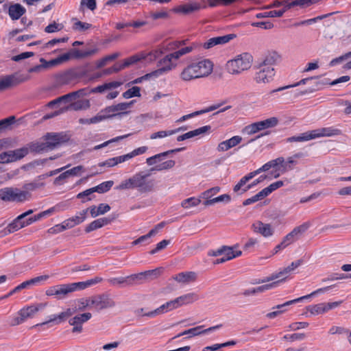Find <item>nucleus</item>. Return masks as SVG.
I'll use <instances>...</instances> for the list:
<instances>
[{"label": "nucleus", "mask_w": 351, "mask_h": 351, "mask_svg": "<svg viewBox=\"0 0 351 351\" xmlns=\"http://www.w3.org/2000/svg\"><path fill=\"white\" fill-rule=\"evenodd\" d=\"M149 173L140 171L128 179L123 180L116 189L118 190L136 189L141 193L151 192L154 188V180H149Z\"/></svg>", "instance_id": "obj_1"}, {"label": "nucleus", "mask_w": 351, "mask_h": 351, "mask_svg": "<svg viewBox=\"0 0 351 351\" xmlns=\"http://www.w3.org/2000/svg\"><path fill=\"white\" fill-rule=\"evenodd\" d=\"M252 60L253 58L250 53H243L227 62V70L231 74L240 73L251 67Z\"/></svg>", "instance_id": "obj_2"}, {"label": "nucleus", "mask_w": 351, "mask_h": 351, "mask_svg": "<svg viewBox=\"0 0 351 351\" xmlns=\"http://www.w3.org/2000/svg\"><path fill=\"white\" fill-rule=\"evenodd\" d=\"M75 291H77L76 283L62 284L50 287L46 290L47 296H54L58 300H63L69 295Z\"/></svg>", "instance_id": "obj_3"}, {"label": "nucleus", "mask_w": 351, "mask_h": 351, "mask_svg": "<svg viewBox=\"0 0 351 351\" xmlns=\"http://www.w3.org/2000/svg\"><path fill=\"white\" fill-rule=\"evenodd\" d=\"M29 195L27 191L17 188L5 187L0 189V199L5 202H23Z\"/></svg>", "instance_id": "obj_4"}, {"label": "nucleus", "mask_w": 351, "mask_h": 351, "mask_svg": "<svg viewBox=\"0 0 351 351\" xmlns=\"http://www.w3.org/2000/svg\"><path fill=\"white\" fill-rule=\"evenodd\" d=\"M43 139L47 151L53 150L69 140V136L64 132H47Z\"/></svg>", "instance_id": "obj_5"}, {"label": "nucleus", "mask_w": 351, "mask_h": 351, "mask_svg": "<svg viewBox=\"0 0 351 351\" xmlns=\"http://www.w3.org/2000/svg\"><path fill=\"white\" fill-rule=\"evenodd\" d=\"M302 260L299 259L295 262H292L291 265L287 266V267L284 268L281 271L277 273H274L271 274L269 276L263 278L262 279H259L257 282H253V284H261V283H265L270 281H273L277 278H284L285 279L287 278L288 275L293 271L295 269L301 265L302 263Z\"/></svg>", "instance_id": "obj_6"}, {"label": "nucleus", "mask_w": 351, "mask_h": 351, "mask_svg": "<svg viewBox=\"0 0 351 351\" xmlns=\"http://www.w3.org/2000/svg\"><path fill=\"white\" fill-rule=\"evenodd\" d=\"M90 304L98 312L115 306L114 301L107 294H100L91 297Z\"/></svg>", "instance_id": "obj_7"}, {"label": "nucleus", "mask_w": 351, "mask_h": 351, "mask_svg": "<svg viewBox=\"0 0 351 351\" xmlns=\"http://www.w3.org/2000/svg\"><path fill=\"white\" fill-rule=\"evenodd\" d=\"M27 156L26 149H16L0 154V163L7 164L19 160Z\"/></svg>", "instance_id": "obj_8"}, {"label": "nucleus", "mask_w": 351, "mask_h": 351, "mask_svg": "<svg viewBox=\"0 0 351 351\" xmlns=\"http://www.w3.org/2000/svg\"><path fill=\"white\" fill-rule=\"evenodd\" d=\"M207 8V5L204 1L202 2H197L191 1L185 4L180 5L173 9V11L177 13H182L184 14H189L193 12L199 11L202 9Z\"/></svg>", "instance_id": "obj_9"}, {"label": "nucleus", "mask_w": 351, "mask_h": 351, "mask_svg": "<svg viewBox=\"0 0 351 351\" xmlns=\"http://www.w3.org/2000/svg\"><path fill=\"white\" fill-rule=\"evenodd\" d=\"M195 72L196 78L202 77L209 75L213 71V63L209 60L205 59L197 62L191 64Z\"/></svg>", "instance_id": "obj_10"}, {"label": "nucleus", "mask_w": 351, "mask_h": 351, "mask_svg": "<svg viewBox=\"0 0 351 351\" xmlns=\"http://www.w3.org/2000/svg\"><path fill=\"white\" fill-rule=\"evenodd\" d=\"M82 76V75L80 74L77 71L69 69L58 74L56 77V82L59 86L66 85L72 83Z\"/></svg>", "instance_id": "obj_11"}, {"label": "nucleus", "mask_w": 351, "mask_h": 351, "mask_svg": "<svg viewBox=\"0 0 351 351\" xmlns=\"http://www.w3.org/2000/svg\"><path fill=\"white\" fill-rule=\"evenodd\" d=\"M258 71L255 73L254 80L257 83H269L273 80L275 75V71L273 67H264L258 66Z\"/></svg>", "instance_id": "obj_12"}, {"label": "nucleus", "mask_w": 351, "mask_h": 351, "mask_svg": "<svg viewBox=\"0 0 351 351\" xmlns=\"http://www.w3.org/2000/svg\"><path fill=\"white\" fill-rule=\"evenodd\" d=\"M92 317L90 313L78 314L69 320L71 326H73L72 332L80 333L82 331V324L88 322Z\"/></svg>", "instance_id": "obj_13"}, {"label": "nucleus", "mask_w": 351, "mask_h": 351, "mask_svg": "<svg viewBox=\"0 0 351 351\" xmlns=\"http://www.w3.org/2000/svg\"><path fill=\"white\" fill-rule=\"evenodd\" d=\"M73 313V311L71 308H67L65 311L61 312L58 315H52L49 317V319L44 322L37 324L33 326V328L42 327L44 326H48L51 324H59L64 322L68 317H71Z\"/></svg>", "instance_id": "obj_14"}, {"label": "nucleus", "mask_w": 351, "mask_h": 351, "mask_svg": "<svg viewBox=\"0 0 351 351\" xmlns=\"http://www.w3.org/2000/svg\"><path fill=\"white\" fill-rule=\"evenodd\" d=\"M235 37H236V35L234 34H226L224 36L213 37V38L208 39L206 42H205L202 45V47L206 49H210L216 45H222L226 43H228V42H230L231 40H232Z\"/></svg>", "instance_id": "obj_15"}, {"label": "nucleus", "mask_w": 351, "mask_h": 351, "mask_svg": "<svg viewBox=\"0 0 351 351\" xmlns=\"http://www.w3.org/2000/svg\"><path fill=\"white\" fill-rule=\"evenodd\" d=\"M122 84L121 82L113 81L108 83H104L102 85L97 86V87L89 88L88 87L82 88L85 90L84 93H86V96L89 95L91 93H103L107 90H112L120 86Z\"/></svg>", "instance_id": "obj_16"}, {"label": "nucleus", "mask_w": 351, "mask_h": 351, "mask_svg": "<svg viewBox=\"0 0 351 351\" xmlns=\"http://www.w3.org/2000/svg\"><path fill=\"white\" fill-rule=\"evenodd\" d=\"M85 90H83L82 88L79 89L77 91L71 92L64 95H62L56 99H53L48 103L49 107H53L54 105L59 104L60 102H68L69 101H72L75 99L76 98L83 97L86 96V93H84Z\"/></svg>", "instance_id": "obj_17"}, {"label": "nucleus", "mask_w": 351, "mask_h": 351, "mask_svg": "<svg viewBox=\"0 0 351 351\" xmlns=\"http://www.w3.org/2000/svg\"><path fill=\"white\" fill-rule=\"evenodd\" d=\"M8 9V13L12 20L16 21L19 19L25 12L26 9L20 3H13L10 5H3V10Z\"/></svg>", "instance_id": "obj_18"}, {"label": "nucleus", "mask_w": 351, "mask_h": 351, "mask_svg": "<svg viewBox=\"0 0 351 351\" xmlns=\"http://www.w3.org/2000/svg\"><path fill=\"white\" fill-rule=\"evenodd\" d=\"M185 149V147H180V148H176L171 150H168L160 154H157L153 156H151L149 158H147L146 159V163L149 166H152L154 165H158L159 163H161L162 160H164L166 157H167L171 154L177 153L181 151H183Z\"/></svg>", "instance_id": "obj_19"}, {"label": "nucleus", "mask_w": 351, "mask_h": 351, "mask_svg": "<svg viewBox=\"0 0 351 351\" xmlns=\"http://www.w3.org/2000/svg\"><path fill=\"white\" fill-rule=\"evenodd\" d=\"M46 306L47 304L44 303H38L31 306H28L27 307L21 308L18 312V315L23 317V318L25 321L28 318L33 317L38 311L43 309Z\"/></svg>", "instance_id": "obj_20"}, {"label": "nucleus", "mask_w": 351, "mask_h": 351, "mask_svg": "<svg viewBox=\"0 0 351 351\" xmlns=\"http://www.w3.org/2000/svg\"><path fill=\"white\" fill-rule=\"evenodd\" d=\"M255 232L261 234L263 237H270L274 234V229L269 223H264L261 221H257L252 226Z\"/></svg>", "instance_id": "obj_21"}, {"label": "nucleus", "mask_w": 351, "mask_h": 351, "mask_svg": "<svg viewBox=\"0 0 351 351\" xmlns=\"http://www.w3.org/2000/svg\"><path fill=\"white\" fill-rule=\"evenodd\" d=\"M315 138L323 136H333L341 134V130L333 127L322 128L312 130Z\"/></svg>", "instance_id": "obj_22"}, {"label": "nucleus", "mask_w": 351, "mask_h": 351, "mask_svg": "<svg viewBox=\"0 0 351 351\" xmlns=\"http://www.w3.org/2000/svg\"><path fill=\"white\" fill-rule=\"evenodd\" d=\"M88 209H84L80 212L79 216H74L64 221L67 229L73 228L74 226L82 223L86 218Z\"/></svg>", "instance_id": "obj_23"}, {"label": "nucleus", "mask_w": 351, "mask_h": 351, "mask_svg": "<svg viewBox=\"0 0 351 351\" xmlns=\"http://www.w3.org/2000/svg\"><path fill=\"white\" fill-rule=\"evenodd\" d=\"M242 141V138L240 136H234L230 139L221 142L217 149L219 152H225L239 145Z\"/></svg>", "instance_id": "obj_24"}, {"label": "nucleus", "mask_w": 351, "mask_h": 351, "mask_svg": "<svg viewBox=\"0 0 351 351\" xmlns=\"http://www.w3.org/2000/svg\"><path fill=\"white\" fill-rule=\"evenodd\" d=\"M210 125H205L194 130L189 131L184 134L180 135L177 137L178 141H182L186 139L197 136L200 134H204L210 130Z\"/></svg>", "instance_id": "obj_25"}, {"label": "nucleus", "mask_w": 351, "mask_h": 351, "mask_svg": "<svg viewBox=\"0 0 351 351\" xmlns=\"http://www.w3.org/2000/svg\"><path fill=\"white\" fill-rule=\"evenodd\" d=\"M114 219V218H110V217H103L97 219L93 221H92L90 223H89L86 227L85 228V232L86 233H89L93 230H95L98 228H101L103 226L109 224L111 223V221Z\"/></svg>", "instance_id": "obj_26"}, {"label": "nucleus", "mask_w": 351, "mask_h": 351, "mask_svg": "<svg viewBox=\"0 0 351 351\" xmlns=\"http://www.w3.org/2000/svg\"><path fill=\"white\" fill-rule=\"evenodd\" d=\"M309 228V224L308 223H304L303 224L297 226L293 229V230L287 234L284 239L287 241L289 245L294 242L295 240V237L298 234H300L304 232Z\"/></svg>", "instance_id": "obj_27"}, {"label": "nucleus", "mask_w": 351, "mask_h": 351, "mask_svg": "<svg viewBox=\"0 0 351 351\" xmlns=\"http://www.w3.org/2000/svg\"><path fill=\"white\" fill-rule=\"evenodd\" d=\"M280 58V56L276 51H269L258 64L264 67H272Z\"/></svg>", "instance_id": "obj_28"}, {"label": "nucleus", "mask_w": 351, "mask_h": 351, "mask_svg": "<svg viewBox=\"0 0 351 351\" xmlns=\"http://www.w3.org/2000/svg\"><path fill=\"white\" fill-rule=\"evenodd\" d=\"M21 149H26L27 155L29 152L41 153L47 152L45 142H31L27 144L26 146L21 147Z\"/></svg>", "instance_id": "obj_29"}, {"label": "nucleus", "mask_w": 351, "mask_h": 351, "mask_svg": "<svg viewBox=\"0 0 351 351\" xmlns=\"http://www.w3.org/2000/svg\"><path fill=\"white\" fill-rule=\"evenodd\" d=\"M88 211H90L92 217H96L99 215H104L110 210V206L104 203L99 204L98 206H92L88 208Z\"/></svg>", "instance_id": "obj_30"}, {"label": "nucleus", "mask_w": 351, "mask_h": 351, "mask_svg": "<svg viewBox=\"0 0 351 351\" xmlns=\"http://www.w3.org/2000/svg\"><path fill=\"white\" fill-rule=\"evenodd\" d=\"M332 287V286H328V287H326L318 289L313 291L311 293H310L308 295H304V296H302V297H300L298 298L287 301V302H286L285 305H291V304H295V303H297L298 302L303 301L305 299L310 298L312 296L316 295L318 293H325V292L329 291ZM283 306H285V304Z\"/></svg>", "instance_id": "obj_31"}, {"label": "nucleus", "mask_w": 351, "mask_h": 351, "mask_svg": "<svg viewBox=\"0 0 351 351\" xmlns=\"http://www.w3.org/2000/svg\"><path fill=\"white\" fill-rule=\"evenodd\" d=\"M197 274L193 271L181 272L176 275L173 278L178 282L188 283L195 281Z\"/></svg>", "instance_id": "obj_32"}, {"label": "nucleus", "mask_w": 351, "mask_h": 351, "mask_svg": "<svg viewBox=\"0 0 351 351\" xmlns=\"http://www.w3.org/2000/svg\"><path fill=\"white\" fill-rule=\"evenodd\" d=\"M163 53L164 51L161 48L154 49L149 53L141 52V55L143 56V60H145L147 62H152L155 61Z\"/></svg>", "instance_id": "obj_33"}, {"label": "nucleus", "mask_w": 351, "mask_h": 351, "mask_svg": "<svg viewBox=\"0 0 351 351\" xmlns=\"http://www.w3.org/2000/svg\"><path fill=\"white\" fill-rule=\"evenodd\" d=\"M318 78H319V76H314V77L304 78V79H302L301 80H300L299 82H296L295 84H291V85L285 86H282V87L278 88L276 89L272 90L270 93L272 94V93H276V92H279V91H282V90L288 89L289 88L296 87V86H298L300 85H304V84H307L309 81L315 80H317Z\"/></svg>", "instance_id": "obj_34"}, {"label": "nucleus", "mask_w": 351, "mask_h": 351, "mask_svg": "<svg viewBox=\"0 0 351 351\" xmlns=\"http://www.w3.org/2000/svg\"><path fill=\"white\" fill-rule=\"evenodd\" d=\"M21 219H19V215L12 223H10L7 226L8 232L12 233L29 225V223H27V219H26L25 222H21Z\"/></svg>", "instance_id": "obj_35"}, {"label": "nucleus", "mask_w": 351, "mask_h": 351, "mask_svg": "<svg viewBox=\"0 0 351 351\" xmlns=\"http://www.w3.org/2000/svg\"><path fill=\"white\" fill-rule=\"evenodd\" d=\"M315 139L312 130L302 133L299 136H293L287 138L288 142H302Z\"/></svg>", "instance_id": "obj_36"}, {"label": "nucleus", "mask_w": 351, "mask_h": 351, "mask_svg": "<svg viewBox=\"0 0 351 351\" xmlns=\"http://www.w3.org/2000/svg\"><path fill=\"white\" fill-rule=\"evenodd\" d=\"M203 328L204 326H198L197 327L186 330L182 332H180L178 335H176L175 337H173L171 339H175L184 335H189V337H187L186 338H190L192 337L202 335L201 329H202Z\"/></svg>", "instance_id": "obj_37"}, {"label": "nucleus", "mask_w": 351, "mask_h": 351, "mask_svg": "<svg viewBox=\"0 0 351 351\" xmlns=\"http://www.w3.org/2000/svg\"><path fill=\"white\" fill-rule=\"evenodd\" d=\"M201 46L202 45L200 43H192L189 46L178 48V49L177 50L178 53L176 55L177 56H179L180 58L186 54L192 52L194 50L197 49Z\"/></svg>", "instance_id": "obj_38"}, {"label": "nucleus", "mask_w": 351, "mask_h": 351, "mask_svg": "<svg viewBox=\"0 0 351 351\" xmlns=\"http://www.w3.org/2000/svg\"><path fill=\"white\" fill-rule=\"evenodd\" d=\"M176 165L173 160H169L159 163L150 169V171H161L173 168Z\"/></svg>", "instance_id": "obj_39"}, {"label": "nucleus", "mask_w": 351, "mask_h": 351, "mask_svg": "<svg viewBox=\"0 0 351 351\" xmlns=\"http://www.w3.org/2000/svg\"><path fill=\"white\" fill-rule=\"evenodd\" d=\"M158 66L159 67L156 71L164 70L162 73L157 75V77L163 75L169 72L173 68V66L171 62L165 61V57L160 59L158 62Z\"/></svg>", "instance_id": "obj_40"}, {"label": "nucleus", "mask_w": 351, "mask_h": 351, "mask_svg": "<svg viewBox=\"0 0 351 351\" xmlns=\"http://www.w3.org/2000/svg\"><path fill=\"white\" fill-rule=\"evenodd\" d=\"M195 72L191 64L186 66L180 73V77L184 81H190L196 79Z\"/></svg>", "instance_id": "obj_41"}, {"label": "nucleus", "mask_w": 351, "mask_h": 351, "mask_svg": "<svg viewBox=\"0 0 351 351\" xmlns=\"http://www.w3.org/2000/svg\"><path fill=\"white\" fill-rule=\"evenodd\" d=\"M286 12V8L284 7L283 9L279 10H271L264 12L258 13L256 15V18L261 19L265 17H280Z\"/></svg>", "instance_id": "obj_42"}, {"label": "nucleus", "mask_w": 351, "mask_h": 351, "mask_svg": "<svg viewBox=\"0 0 351 351\" xmlns=\"http://www.w3.org/2000/svg\"><path fill=\"white\" fill-rule=\"evenodd\" d=\"M278 119L274 117L258 121L262 130L274 128L278 124Z\"/></svg>", "instance_id": "obj_43"}, {"label": "nucleus", "mask_w": 351, "mask_h": 351, "mask_svg": "<svg viewBox=\"0 0 351 351\" xmlns=\"http://www.w3.org/2000/svg\"><path fill=\"white\" fill-rule=\"evenodd\" d=\"M313 0H293L285 5L286 10L295 6L308 7L314 3Z\"/></svg>", "instance_id": "obj_44"}, {"label": "nucleus", "mask_w": 351, "mask_h": 351, "mask_svg": "<svg viewBox=\"0 0 351 351\" xmlns=\"http://www.w3.org/2000/svg\"><path fill=\"white\" fill-rule=\"evenodd\" d=\"M101 280H102L101 278L96 277L95 278L88 280L84 282H75V283H76L77 290H83L88 287H90V286L95 285V284L100 282Z\"/></svg>", "instance_id": "obj_45"}, {"label": "nucleus", "mask_w": 351, "mask_h": 351, "mask_svg": "<svg viewBox=\"0 0 351 351\" xmlns=\"http://www.w3.org/2000/svg\"><path fill=\"white\" fill-rule=\"evenodd\" d=\"M143 56L141 55V52L134 56L129 57L124 60L123 62L121 64L123 69L128 67L129 66L134 64L141 60H143Z\"/></svg>", "instance_id": "obj_46"}, {"label": "nucleus", "mask_w": 351, "mask_h": 351, "mask_svg": "<svg viewBox=\"0 0 351 351\" xmlns=\"http://www.w3.org/2000/svg\"><path fill=\"white\" fill-rule=\"evenodd\" d=\"M162 71H164V70L152 71L151 73H147L142 77L135 79L131 83L132 84H139V83H141L143 80L157 78V75L162 73Z\"/></svg>", "instance_id": "obj_47"}, {"label": "nucleus", "mask_w": 351, "mask_h": 351, "mask_svg": "<svg viewBox=\"0 0 351 351\" xmlns=\"http://www.w3.org/2000/svg\"><path fill=\"white\" fill-rule=\"evenodd\" d=\"M75 22L73 25V29L79 32H84L86 30L89 29L92 25L86 22H82L80 21H77L76 19H73Z\"/></svg>", "instance_id": "obj_48"}, {"label": "nucleus", "mask_w": 351, "mask_h": 351, "mask_svg": "<svg viewBox=\"0 0 351 351\" xmlns=\"http://www.w3.org/2000/svg\"><path fill=\"white\" fill-rule=\"evenodd\" d=\"M13 75H7L3 78H0V91L8 89L14 85Z\"/></svg>", "instance_id": "obj_49"}, {"label": "nucleus", "mask_w": 351, "mask_h": 351, "mask_svg": "<svg viewBox=\"0 0 351 351\" xmlns=\"http://www.w3.org/2000/svg\"><path fill=\"white\" fill-rule=\"evenodd\" d=\"M113 181H106L101 183L100 184L93 187L94 192H97L99 193H104L108 191L111 187L113 186Z\"/></svg>", "instance_id": "obj_50"}, {"label": "nucleus", "mask_w": 351, "mask_h": 351, "mask_svg": "<svg viewBox=\"0 0 351 351\" xmlns=\"http://www.w3.org/2000/svg\"><path fill=\"white\" fill-rule=\"evenodd\" d=\"M285 280V278H280V280H278L277 281L272 282L271 283L265 284V285L255 287L256 292V293H262L267 290L273 289V288L277 287L280 282H283Z\"/></svg>", "instance_id": "obj_51"}, {"label": "nucleus", "mask_w": 351, "mask_h": 351, "mask_svg": "<svg viewBox=\"0 0 351 351\" xmlns=\"http://www.w3.org/2000/svg\"><path fill=\"white\" fill-rule=\"evenodd\" d=\"M297 164V161L294 159V157L291 156L287 158V160L283 162L282 165V169L278 168V171L282 173H285L287 171L293 169L294 165Z\"/></svg>", "instance_id": "obj_52"}, {"label": "nucleus", "mask_w": 351, "mask_h": 351, "mask_svg": "<svg viewBox=\"0 0 351 351\" xmlns=\"http://www.w3.org/2000/svg\"><path fill=\"white\" fill-rule=\"evenodd\" d=\"M307 310L312 315H319L326 312V308L324 307V303H319L315 305H310L307 306Z\"/></svg>", "instance_id": "obj_53"}, {"label": "nucleus", "mask_w": 351, "mask_h": 351, "mask_svg": "<svg viewBox=\"0 0 351 351\" xmlns=\"http://www.w3.org/2000/svg\"><path fill=\"white\" fill-rule=\"evenodd\" d=\"M248 181L247 180H245V178L243 177L239 182L233 187V191L238 195H242L244 193L247 192V191H245V186L247 185L246 183Z\"/></svg>", "instance_id": "obj_54"}, {"label": "nucleus", "mask_w": 351, "mask_h": 351, "mask_svg": "<svg viewBox=\"0 0 351 351\" xmlns=\"http://www.w3.org/2000/svg\"><path fill=\"white\" fill-rule=\"evenodd\" d=\"M248 181L247 180H245V178L243 177L239 182L233 187V191L238 195H242L244 193L247 192V191H245V186L247 185L246 183Z\"/></svg>", "instance_id": "obj_55"}, {"label": "nucleus", "mask_w": 351, "mask_h": 351, "mask_svg": "<svg viewBox=\"0 0 351 351\" xmlns=\"http://www.w3.org/2000/svg\"><path fill=\"white\" fill-rule=\"evenodd\" d=\"M248 181L247 180H245V178L243 177L239 182L233 187V191L238 195H242L244 193L247 192V191H245V186L247 185L246 183Z\"/></svg>", "instance_id": "obj_56"}, {"label": "nucleus", "mask_w": 351, "mask_h": 351, "mask_svg": "<svg viewBox=\"0 0 351 351\" xmlns=\"http://www.w3.org/2000/svg\"><path fill=\"white\" fill-rule=\"evenodd\" d=\"M90 101L88 99L78 100L71 104L75 110H86L90 108Z\"/></svg>", "instance_id": "obj_57"}, {"label": "nucleus", "mask_w": 351, "mask_h": 351, "mask_svg": "<svg viewBox=\"0 0 351 351\" xmlns=\"http://www.w3.org/2000/svg\"><path fill=\"white\" fill-rule=\"evenodd\" d=\"M237 0H207V7L215 8L219 5H229Z\"/></svg>", "instance_id": "obj_58"}, {"label": "nucleus", "mask_w": 351, "mask_h": 351, "mask_svg": "<svg viewBox=\"0 0 351 351\" xmlns=\"http://www.w3.org/2000/svg\"><path fill=\"white\" fill-rule=\"evenodd\" d=\"M141 88L138 86H133L123 93V97L125 99H130L134 97L141 96Z\"/></svg>", "instance_id": "obj_59"}, {"label": "nucleus", "mask_w": 351, "mask_h": 351, "mask_svg": "<svg viewBox=\"0 0 351 351\" xmlns=\"http://www.w3.org/2000/svg\"><path fill=\"white\" fill-rule=\"evenodd\" d=\"M201 202V200L199 199L195 198V197H189L184 200H183L181 203V206L184 208H189L192 206H198Z\"/></svg>", "instance_id": "obj_60"}, {"label": "nucleus", "mask_w": 351, "mask_h": 351, "mask_svg": "<svg viewBox=\"0 0 351 351\" xmlns=\"http://www.w3.org/2000/svg\"><path fill=\"white\" fill-rule=\"evenodd\" d=\"M93 193H95L93 188H90V189H86L81 193H79L77 195L76 197L77 199H81L82 202L84 203L87 201H90L92 199V198L90 196Z\"/></svg>", "instance_id": "obj_61"}, {"label": "nucleus", "mask_w": 351, "mask_h": 351, "mask_svg": "<svg viewBox=\"0 0 351 351\" xmlns=\"http://www.w3.org/2000/svg\"><path fill=\"white\" fill-rule=\"evenodd\" d=\"M176 131H171V130H161V131H158L157 132H154V133L152 134L149 138L152 140H154L156 138H165L168 136L173 135V134H176Z\"/></svg>", "instance_id": "obj_62"}, {"label": "nucleus", "mask_w": 351, "mask_h": 351, "mask_svg": "<svg viewBox=\"0 0 351 351\" xmlns=\"http://www.w3.org/2000/svg\"><path fill=\"white\" fill-rule=\"evenodd\" d=\"M16 122V117L10 116L8 118L0 120V131L8 128Z\"/></svg>", "instance_id": "obj_63"}, {"label": "nucleus", "mask_w": 351, "mask_h": 351, "mask_svg": "<svg viewBox=\"0 0 351 351\" xmlns=\"http://www.w3.org/2000/svg\"><path fill=\"white\" fill-rule=\"evenodd\" d=\"M180 297L182 300L183 305L192 303L198 300V296L195 293H187Z\"/></svg>", "instance_id": "obj_64"}]
</instances>
